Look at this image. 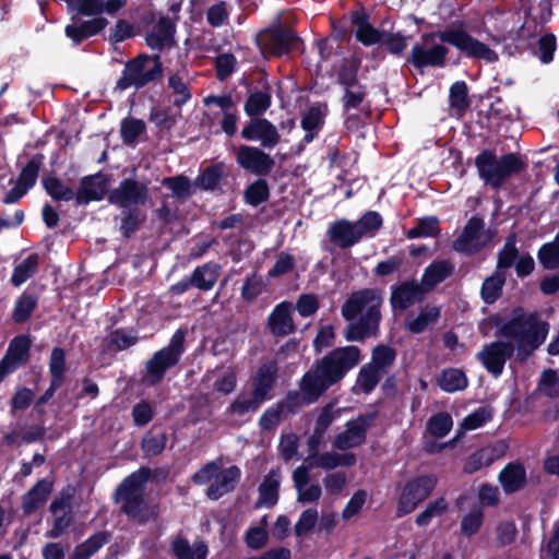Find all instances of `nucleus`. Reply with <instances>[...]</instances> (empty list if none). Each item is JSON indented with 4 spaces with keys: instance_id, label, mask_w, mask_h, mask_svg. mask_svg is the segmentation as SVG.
I'll return each instance as SVG.
<instances>
[{
    "instance_id": "obj_35",
    "label": "nucleus",
    "mask_w": 559,
    "mask_h": 559,
    "mask_svg": "<svg viewBox=\"0 0 559 559\" xmlns=\"http://www.w3.org/2000/svg\"><path fill=\"white\" fill-rule=\"evenodd\" d=\"M383 374L369 362L361 366L357 373L354 393L370 394L380 383Z\"/></svg>"
},
{
    "instance_id": "obj_48",
    "label": "nucleus",
    "mask_w": 559,
    "mask_h": 559,
    "mask_svg": "<svg viewBox=\"0 0 559 559\" xmlns=\"http://www.w3.org/2000/svg\"><path fill=\"white\" fill-rule=\"evenodd\" d=\"M43 186L46 193L50 195L55 201H75V191L66 186L58 177L48 176L43 178Z\"/></svg>"
},
{
    "instance_id": "obj_5",
    "label": "nucleus",
    "mask_w": 559,
    "mask_h": 559,
    "mask_svg": "<svg viewBox=\"0 0 559 559\" xmlns=\"http://www.w3.org/2000/svg\"><path fill=\"white\" fill-rule=\"evenodd\" d=\"M151 475V468L142 466L127 476L115 491V502L120 504V511L140 525L155 519L154 512L144 499L145 484Z\"/></svg>"
},
{
    "instance_id": "obj_18",
    "label": "nucleus",
    "mask_w": 559,
    "mask_h": 559,
    "mask_svg": "<svg viewBox=\"0 0 559 559\" xmlns=\"http://www.w3.org/2000/svg\"><path fill=\"white\" fill-rule=\"evenodd\" d=\"M425 289L415 280L391 286L390 304L393 310H406L416 301L423 299Z\"/></svg>"
},
{
    "instance_id": "obj_57",
    "label": "nucleus",
    "mask_w": 559,
    "mask_h": 559,
    "mask_svg": "<svg viewBox=\"0 0 559 559\" xmlns=\"http://www.w3.org/2000/svg\"><path fill=\"white\" fill-rule=\"evenodd\" d=\"M367 95V86L361 83L355 85V87H345L341 98L343 110L349 111L352 109H358Z\"/></svg>"
},
{
    "instance_id": "obj_46",
    "label": "nucleus",
    "mask_w": 559,
    "mask_h": 559,
    "mask_svg": "<svg viewBox=\"0 0 559 559\" xmlns=\"http://www.w3.org/2000/svg\"><path fill=\"white\" fill-rule=\"evenodd\" d=\"M409 36L404 35L401 31L388 32L383 31L380 45L384 50L393 57H403L407 46Z\"/></svg>"
},
{
    "instance_id": "obj_17",
    "label": "nucleus",
    "mask_w": 559,
    "mask_h": 559,
    "mask_svg": "<svg viewBox=\"0 0 559 559\" xmlns=\"http://www.w3.org/2000/svg\"><path fill=\"white\" fill-rule=\"evenodd\" d=\"M350 23L356 26L355 38L366 47L379 44L384 29H379L370 23L369 13L364 7L349 12Z\"/></svg>"
},
{
    "instance_id": "obj_36",
    "label": "nucleus",
    "mask_w": 559,
    "mask_h": 559,
    "mask_svg": "<svg viewBox=\"0 0 559 559\" xmlns=\"http://www.w3.org/2000/svg\"><path fill=\"white\" fill-rule=\"evenodd\" d=\"M38 305L36 295L24 292L15 300L14 308L11 313V319L16 324L27 322Z\"/></svg>"
},
{
    "instance_id": "obj_31",
    "label": "nucleus",
    "mask_w": 559,
    "mask_h": 559,
    "mask_svg": "<svg viewBox=\"0 0 559 559\" xmlns=\"http://www.w3.org/2000/svg\"><path fill=\"white\" fill-rule=\"evenodd\" d=\"M454 267L448 260H440L430 263L424 271L421 286L425 292L432 289L452 275Z\"/></svg>"
},
{
    "instance_id": "obj_25",
    "label": "nucleus",
    "mask_w": 559,
    "mask_h": 559,
    "mask_svg": "<svg viewBox=\"0 0 559 559\" xmlns=\"http://www.w3.org/2000/svg\"><path fill=\"white\" fill-rule=\"evenodd\" d=\"M498 480L506 495L518 492L527 483L526 469L520 462H510L499 473Z\"/></svg>"
},
{
    "instance_id": "obj_52",
    "label": "nucleus",
    "mask_w": 559,
    "mask_h": 559,
    "mask_svg": "<svg viewBox=\"0 0 559 559\" xmlns=\"http://www.w3.org/2000/svg\"><path fill=\"white\" fill-rule=\"evenodd\" d=\"M439 318V307L426 306L414 320L407 322V329L415 334L423 333L430 324L436 323Z\"/></svg>"
},
{
    "instance_id": "obj_16",
    "label": "nucleus",
    "mask_w": 559,
    "mask_h": 559,
    "mask_svg": "<svg viewBox=\"0 0 559 559\" xmlns=\"http://www.w3.org/2000/svg\"><path fill=\"white\" fill-rule=\"evenodd\" d=\"M139 340V331L135 328L114 329L102 340V354L112 356L133 347L138 344Z\"/></svg>"
},
{
    "instance_id": "obj_62",
    "label": "nucleus",
    "mask_w": 559,
    "mask_h": 559,
    "mask_svg": "<svg viewBox=\"0 0 559 559\" xmlns=\"http://www.w3.org/2000/svg\"><path fill=\"white\" fill-rule=\"evenodd\" d=\"M263 403L255 396H237L227 407L226 412L231 415L243 416L248 413H255Z\"/></svg>"
},
{
    "instance_id": "obj_38",
    "label": "nucleus",
    "mask_w": 559,
    "mask_h": 559,
    "mask_svg": "<svg viewBox=\"0 0 559 559\" xmlns=\"http://www.w3.org/2000/svg\"><path fill=\"white\" fill-rule=\"evenodd\" d=\"M225 174V164L222 162L205 167L195 178L197 187L204 191H214L222 182Z\"/></svg>"
},
{
    "instance_id": "obj_37",
    "label": "nucleus",
    "mask_w": 559,
    "mask_h": 559,
    "mask_svg": "<svg viewBox=\"0 0 559 559\" xmlns=\"http://www.w3.org/2000/svg\"><path fill=\"white\" fill-rule=\"evenodd\" d=\"M361 61L358 58L345 57L342 59L341 66L336 72V83L343 88L355 87L360 84L358 72Z\"/></svg>"
},
{
    "instance_id": "obj_4",
    "label": "nucleus",
    "mask_w": 559,
    "mask_h": 559,
    "mask_svg": "<svg viewBox=\"0 0 559 559\" xmlns=\"http://www.w3.org/2000/svg\"><path fill=\"white\" fill-rule=\"evenodd\" d=\"M383 292L361 288L353 292L341 307L342 317L348 321L344 337L348 342H364L379 334L382 320Z\"/></svg>"
},
{
    "instance_id": "obj_9",
    "label": "nucleus",
    "mask_w": 559,
    "mask_h": 559,
    "mask_svg": "<svg viewBox=\"0 0 559 559\" xmlns=\"http://www.w3.org/2000/svg\"><path fill=\"white\" fill-rule=\"evenodd\" d=\"M301 44L302 39L282 24L264 28L255 36V45L263 56L283 57L298 50Z\"/></svg>"
},
{
    "instance_id": "obj_50",
    "label": "nucleus",
    "mask_w": 559,
    "mask_h": 559,
    "mask_svg": "<svg viewBox=\"0 0 559 559\" xmlns=\"http://www.w3.org/2000/svg\"><path fill=\"white\" fill-rule=\"evenodd\" d=\"M270 198V187L265 179L258 178L250 183L243 193L245 202L251 206H259Z\"/></svg>"
},
{
    "instance_id": "obj_1",
    "label": "nucleus",
    "mask_w": 559,
    "mask_h": 559,
    "mask_svg": "<svg viewBox=\"0 0 559 559\" xmlns=\"http://www.w3.org/2000/svg\"><path fill=\"white\" fill-rule=\"evenodd\" d=\"M486 328H497L496 336L515 342L495 341L486 344L476 357L484 368L495 378L502 374L507 360L512 358L514 350L525 359L546 341L549 324L540 320L537 312L526 313L522 307L512 310L511 318L495 313L486 318L479 326L486 335Z\"/></svg>"
},
{
    "instance_id": "obj_19",
    "label": "nucleus",
    "mask_w": 559,
    "mask_h": 559,
    "mask_svg": "<svg viewBox=\"0 0 559 559\" xmlns=\"http://www.w3.org/2000/svg\"><path fill=\"white\" fill-rule=\"evenodd\" d=\"M240 477L241 471L237 465L223 469L219 467L214 481L206 489V497L213 501L221 499L223 496L235 490Z\"/></svg>"
},
{
    "instance_id": "obj_20",
    "label": "nucleus",
    "mask_w": 559,
    "mask_h": 559,
    "mask_svg": "<svg viewBox=\"0 0 559 559\" xmlns=\"http://www.w3.org/2000/svg\"><path fill=\"white\" fill-rule=\"evenodd\" d=\"M267 326L276 337H284L296 331L289 301H282L274 307L267 317Z\"/></svg>"
},
{
    "instance_id": "obj_13",
    "label": "nucleus",
    "mask_w": 559,
    "mask_h": 559,
    "mask_svg": "<svg viewBox=\"0 0 559 559\" xmlns=\"http://www.w3.org/2000/svg\"><path fill=\"white\" fill-rule=\"evenodd\" d=\"M240 135L246 141H259L264 148H273L281 141L277 128L269 119L262 117L250 118Z\"/></svg>"
},
{
    "instance_id": "obj_8",
    "label": "nucleus",
    "mask_w": 559,
    "mask_h": 559,
    "mask_svg": "<svg viewBox=\"0 0 559 559\" xmlns=\"http://www.w3.org/2000/svg\"><path fill=\"white\" fill-rule=\"evenodd\" d=\"M187 332L178 329L171 335L167 346L155 352L145 364L143 380L146 384L154 386L159 384L170 368L175 367L185 353V341Z\"/></svg>"
},
{
    "instance_id": "obj_2",
    "label": "nucleus",
    "mask_w": 559,
    "mask_h": 559,
    "mask_svg": "<svg viewBox=\"0 0 559 559\" xmlns=\"http://www.w3.org/2000/svg\"><path fill=\"white\" fill-rule=\"evenodd\" d=\"M454 47L462 57L495 63L499 60L497 51L474 37L462 24L449 25L443 29L420 35L405 58V62L423 73L427 68H444L449 48Z\"/></svg>"
},
{
    "instance_id": "obj_23",
    "label": "nucleus",
    "mask_w": 559,
    "mask_h": 559,
    "mask_svg": "<svg viewBox=\"0 0 559 559\" xmlns=\"http://www.w3.org/2000/svg\"><path fill=\"white\" fill-rule=\"evenodd\" d=\"M326 235L330 241L340 249H349L360 240L352 221L340 218L330 224Z\"/></svg>"
},
{
    "instance_id": "obj_42",
    "label": "nucleus",
    "mask_w": 559,
    "mask_h": 559,
    "mask_svg": "<svg viewBox=\"0 0 559 559\" xmlns=\"http://www.w3.org/2000/svg\"><path fill=\"white\" fill-rule=\"evenodd\" d=\"M146 215L139 207L123 209L119 230L123 238H130L145 223Z\"/></svg>"
},
{
    "instance_id": "obj_33",
    "label": "nucleus",
    "mask_w": 559,
    "mask_h": 559,
    "mask_svg": "<svg viewBox=\"0 0 559 559\" xmlns=\"http://www.w3.org/2000/svg\"><path fill=\"white\" fill-rule=\"evenodd\" d=\"M355 231L361 240L362 238H372L383 226V217L377 211L365 212L357 221L353 222Z\"/></svg>"
},
{
    "instance_id": "obj_11",
    "label": "nucleus",
    "mask_w": 559,
    "mask_h": 559,
    "mask_svg": "<svg viewBox=\"0 0 559 559\" xmlns=\"http://www.w3.org/2000/svg\"><path fill=\"white\" fill-rule=\"evenodd\" d=\"M236 162L246 171L260 177L267 176L275 166V160L270 154L251 145L239 146Z\"/></svg>"
},
{
    "instance_id": "obj_51",
    "label": "nucleus",
    "mask_w": 559,
    "mask_h": 559,
    "mask_svg": "<svg viewBox=\"0 0 559 559\" xmlns=\"http://www.w3.org/2000/svg\"><path fill=\"white\" fill-rule=\"evenodd\" d=\"M43 154H35L22 168L16 182L24 187L27 191L35 186L39 169L43 166Z\"/></svg>"
},
{
    "instance_id": "obj_49",
    "label": "nucleus",
    "mask_w": 559,
    "mask_h": 559,
    "mask_svg": "<svg viewBox=\"0 0 559 559\" xmlns=\"http://www.w3.org/2000/svg\"><path fill=\"white\" fill-rule=\"evenodd\" d=\"M396 359V352L393 347L379 344L373 347L371 352V361L369 362L377 370H379L383 376L391 368Z\"/></svg>"
},
{
    "instance_id": "obj_3",
    "label": "nucleus",
    "mask_w": 559,
    "mask_h": 559,
    "mask_svg": "<svg viewBox=\"0 0 559 559\" xmlns=\"http://www.w3.org/2000/svg\"><path fill=\"white\" fill-rule=\"evenodd\" d=\"M361 359V350L355 345L335 347L317 359L299 380V390L289 391L277 402L285 413L317 403L333 385L338 384Z\"/></svg>"
},
{
    "instance_id": "obj_53",
    "label": "nucleus",
    "mask_w": 559,
    "mask_h": 559,
    "mask_svg": "<svg viewBox=\"0 0 559 559\" xmlns=\"http://www.w3.org/2000/svg\"><path fill=\"white\" fill-rule=\"evenodd\" d=\"M145 131L146 124L142 119L124 118L121 121L120 135L126 145H133Z\"/></svg>"
},
{
    "instance_id": "obj_12",
    "label": "nucleus",
    "mask_w": 559,
    "mask_h": 559,
    "mask_svg": "<svg viewBox=\"0 0 559 559\" xmlns=\"http://www.w3.org/2000/svg\"><path fill=\"white\" fill-rule=\"evenodd\" d=\"M148 188L144 182L132 178L123 179L119 187L111 191L109 201L121 209L138 207L147 201Z\"/></svg>"
},
{
    "instance_id": "obj_45",
    "label": "nucleus",
    "mask_w": 559,
    "mask_h": 559,
    "mask_svg": "<svg viewBox=\"0 0 559 559\" xmlns=\"http://www.w3.org/2000/svg\"><path fill=\"white\" fill-rule=\"evenodd\" d=\"M31 347L32 340L28 335H17L11 340L5 356L21 367L28 361Z\"/></svg>"
},
{
    "instance_id": "obj_15",
    "label": "nucleus",
    "mask_w": 559,
    "mask_h": 559,
    "mask_svg": "<svg viewBox=\"0 0 559 559\" xmlns=\"http://www.w3.org/2000/svg\"><path fill=\"white\" fill-rule=\"evenodd\" d=\"M177 25L168 15L160 16L151 32L145 35V44L152 50L163 51L176 46Z\"/></svg>"
},
{
    "instance_id": "obj_28",
    "label": "nucleus",
    "mask_w": 559,
    "mask_h": 559,
    "mask_svg": "<svg viewBox=\"0 0 559 559\" xmlns=\"http://www.w3.org/2000/svg\"><path fill=\"white\" fill-rule=\"evenodd\" d=\"M112 538V534L109 531H99L91 535L87 539L78 544L70 559H91L96 552H98L105 545H107Z\"/></svg>"
},
{
    "instance_id": "obj_26",
    "label": "nucleus",
    "mask_w": 559,
    "mask_h": 559,
    "mask_svg": "<svg viewBox=\"0 0 559 559\" xmlns=\"http://www.w3.org/2000/svg\"><path fill=\"white\" fill-rule=\"evenodd\" d=\"M170 552L176 559H206L209 547L202 539L191 545L182 534H178L170 543Z\"/></svg>"
},
{
    "instance_id": "obj_24",
    "label": "nucleus",
    "mask_w": 559,
    "mask_h": 559,
    "mask_svg": "<svg viewBox=\"0 0 559 559\" xmlns=\"http://www.w3.org/2000/svg\"><path fill=\"white\" fill-rule=\"evenodd\" d=\"M108 25V20L104 16H95L92 20L83 21L80 24H69L64 28L66 36L74 45H80L90 37L102 33Z\"/></svg>"
},
{
    "instance_id": "obj_34",
    "label": "nucleus",
    "mask_w": 559,
    "mask_h": 559,
    "mask_svg": "<svg viewBox=\"0 0 559 559\" xmlns=\"http://www.w3.org/2000/svg\"><path fill=\"white\" fill-rule=\"evenodd\" d=\"M506 281L504 272L497 269L490 276L484 280L480 297L486 305H492L501 297Z\"/></svg>"
},
{
    "instance_id": "obj_27",
    "label": "nucleus",
    "mask_w": 559,
    "mask_h": 559,
    "mask_svg": "<svg viewBox=\"0 0 559 559\" xmlns=\"http://www.w3.org/2000/svg\"><path fill=\"white\" fill-rule=\"evenodd\" d=\"M275 380L276 368L272 365H262L253 377L251 395L255 396L262 403L270 400V391L274 386Z\"/></svg>"
},
{
    "instance_id": "obj_32",
    "label": "nucleus",
    "mask_w": 559,
    "mask_h": 559,
    "mask_svg": "<svg viewBox=\"0 0 559 559\" xmlns=\"http://www.w3.org/2000/svg\"><path fill=\"white\" fill-rule=\"evenodd\" d=\"M437 385L447 393L463 391L468 386V378L462 369L445 368L436 378Z\"/></svg>"
},
{
    "instance_id": "obj_6",
    "label": "nucleus",
    "mask_w": 559,
    "mask_h": 559,
    "mask_svg": "<svg viewBox=\"0 0 559 559\" xmlns=\"http://www.w3.org/2000/svg\"><path fill=\"white\" fill-rule=\"evenodd\" d=\"M475 166L485 185L499 190L510 177L524 171L527 165L516 153H506L498 157L495 151L483 150L475 157Z\"/></svg>"
},
{
    "instance_id": "obj_55",
    "label": "nucleus",
    "mask_w": 559,
    "mask_h": 559,
    "mask_svg": "<svg viewBox=\"0 0 559 559\" xmlns=\"http://www.w3.org/2000/svg\"><path fill=\"white\" fill-rule=\"evenodd\" d=\"M453 419L447 412L432 415L427 421V430L435 438H444L452 429Z\"/></svg>"
},
{
    "instance_id": "obj_30",
    "label": "nucleus",
    "mask_w": 559,
    "mask_h": 559,
    "mask_svg": "<svg viewBox=\"0 0 559 559\" xmlns=\"http://www.w3.org/2000/svg\"><path fill=\"white\" fill-rule=\"evenodd\" d=\"M280 490V473L278 471L271 469L264 477L259 486V498L255 502V508L266 507L272 508L278 501Z\"/></svg>"
},
{
    "instance_id": "obj_61",
    "label": "nucleus",
    "mask_w": 559,
    "mask_h": 559,
    "mask_svg": "<svg viewBox=\"0 0 559 559\" xmlns=\"http://www.w3.org/2000/svg\"><path fill=\"white\" fill-rule=\"evenodd\" d=\"M168 87L171 88L176 96L173 103L175 107H182L192 97L188 84L183 82L182 78L178 73H174L168 78Z\"/></svg>"
},
{
    "instance_id": "obj_7",
    "label": "nucleus",
    "mask_w": 559,
    "mask_h": 559,
    "mask_svg": "<svg viewBox=\"0 0 559 559\" xmlns=\"http://www.w3.org/2000/svg\"><path fill=\"white\" fill-rule=\"evenodd\" d=\"M164 66L159 53H139L126 61L121 76L117 80L115 90L126 91L134 87L140 91L151 84L163 81Z\"/></svg>"
},
{
    "instance_id": "obj_60",
    "label": "nucleus",
    "mask_w": 559,
    "mask_h": 559,
    "mask_svg": "<svg viewBox=\"0 0 559 559\" xmlns=\"http://www.w3.org/2000/svg\"><path fill=\"white\" fill-rule=\"evenodd\" d=\"M66 371V352L63 348L56 346L51 349L49 359L50 380L63 383Z\"/></svg>"
},
{
    "instance_id": "obj_22",
    "label": "nucleus",
    "mask_w": 559,
    "mask_h": 559,
    "mask_svg": "<svg viewBox=\"0 0 559 559\" xmlns=\"http://www.w3.org/2000/svg\"><path fill=\"white\" fill-rule=\"evenodd\" d=\"M107 192L106 182L100 175H90L81 179L75 191V204L86 205L93 201H100Z\"/></svg>"
},
{
    "instance_id": "obj_14",
    "label": "nucleus",
    "mask_w": 559,
    "mask_h": 559,
    "mask_svg": "<svg viewBox=\"0 0 559 559\" xmlns=\"http://www.w3.org/2000/svg\"><path fill=\"white\" fill-rule=\"evenodd\" d=\"M484 228V218L478 215L472 216L463 227L462 233L453 241V249L466 255L478 253L485 247V242L479 241Z\"/></svg>"
},
{
    "instance_id": "obj_39",
    "label": "nucleus",
    "mask_w": 559,
    "mask_h": 559,
    "mask_svg": "<svg viewBox=\"0 0 559 559\" xmlns=\"http://www.w3.org/2000/svg\"><path fill=\"white\" fill-rule=\"evenodd\" d=\"M272 105V95L266 91L250 93L245 102L243 110L249 118L261 117Z\"/></svg>"
},
{
    "instance_id": "obj_21",
    "label": "nucleus",
    "mask_w": 559,
    "mask_h": 559,
    "mask_svg": "<svg viewBox=\"0 0 559 559\" xmlns=\"http://www.w3.org/2000/svg\"><path fill=\"white\" fill-rule=\"evenodd\" d=\"M53 490V481L43 478L27 490L22 497V511L24 515H32L38 509L43 508L48 497Z\"/></svg>"
},
{
    "instance_id": "obj_41",
    "label": "nucleus",
    "mask_w": 559,
    "mask_h": 559,
    "mask_svg": "<svg viewBox=\"0 0 559 559\" xmlns=\"http://www.w3.org/2000/svg\"><path fill=\"white\" fill-rule=\"evenodd\" d=\"M377 417L376 412L359 414L357 418L348 420L346 423V431L354 438L357 447L365 443L367 438V432L373 420Z\"/></svg>"
},
{
    "instance_id": "obj_64",
    "label": "nucleus",
    "mask_w": 559,
    "mask_h": 559,
    "mask_svg": "<svg viewBox=\"0 0 559 559\" xmlns=\"http://www.w3.org/2000/svg\"><path fill=\"white\" fill-rule=\"evenodd\" d=\"M163 185L170 189L178 199H187L192 194L191 182L187 176L166 177L163 179Z\"/></svg>"
},
{
    "instance_id": "obj_54",
    "label": "nucleus",
    "mask_w": 559,
    "mask_h": 559,
    "mask_svg": "<svg viewBox=\"0 0 559 559\" xmlns=\"http://www.w3.org/2000/svg\"><path fill=\"white\" fill-rule=\"evenodd\" d=\"M449 105L460 112L466 111L469 107L468 86L465 81H456L450 86Z\"/></svg>"
},
{
    "instance_id": "obj_47",
    "label": "nucleus",
    "mask_w": 559,
    "mask_h": 559,
    "mask_svg": "<svg viewBox=\"0 0 559 559\" xmlns=\"http://www.w3.org/2000/svg\"><path fill=\"white\" fill-rule=\"evenodd\" d=\"M439 218L437 216H424L417 218L416 226L406 231L408 239L436 237L440 234Z\"/></svg>"
},
{
    "instance_id": "obj_43",
    "label": "nucleus",
    "mask_w": 559,
    "mask_h": 559,
    "mask_svg": "<svg viewBox=\"0 0 559 559\" xmlns=\"http://www.w3.org/2000/svg\"><path fill=\"white\" fill-rule=\"evenodd\" d=\"M39 257L37 253H32L27 255L21 263L14 266L11 284L14 287H19L24 284L28 278H31L38 269Z\"/></svg>"
},
{
    "instance_id": "obj_29",
    "label": "nucleus",
    "mask_w": 559,
    "mask_h": 559,
    "mask_svg": "<svg viewBox=\"0 0 559 559\" xmlns=\"http://www.w3.org/2000/svg\"><path fill=\"white\" fill-rule=\"evenodd\" d=\"M219 270L221 266L216 262L198 265L190 275V284H193V287L202 292H209L218 280Z\"/></svg>"
},
{
    "instance_id": "obj_10",
    "label": "nucleus",
    "mask_w": 559,
    "mask_h": 559,
    "mask_svg": "<svg viewBox=\"0 0 559 559\" xmlns=\"http://www.w3.org/2000/svg\"><path fill=\"white\" fill-rule=\"evenodd\" d=\"M437 484L438 479L433 474L417 475L408 479L397 500V516H404L415 511L432 493Z\"/></svg>"
},
{
    "instance_id": "obj_58",
    "label": "nucleus",
    "mask_w": 559,
    "mask_h": 559,
    "mask_svg": "<svg viewBox=\"0 0 559 559\" xmlns=\"http://www.w3.org/2000/svg\"><path fill=\"white\" fill-rule=\"evenodd\" d=\"M493 462V454L490 449L483 448L472 453L464 463L463 472L466 474H474L485 466L491 465Z\"/></svg>"
},
{
    "instance_id": "obj_44",
    "label": "nucleus",
    "mask_w": 559,
    "mask_h": 559,
    "mask_svg": "<svg viewBox=\"0 0 559 559\" xmlns=\"http://www.w3.org/2000/svg\"><path fill=\"white\" fill-rule=\"evenodd\" d=\"M485 520V513L480 506H474L471 510L463 515L460 523V533L462 536L471 538L476 535Z\"/></svg>"
},
{
    "instance_id": "obj_40",
    "label": "nucleus",
    "mask_w": 559,
    "mask_h": 559,
    "mask_svg": "<svg viewBox=\"0 0 559 559\" xmlns=\"http://www.w3.org/2000/svg\"><path fill=\"white\" fill-rule=\"evenodd\" d=\"M518 237L515 233L507 236L504 245L498 251L496 269L503 272L516 263L520 258V251L516 247Z\"/></svg>"
},
{
    "instance_id": "obj_59",
    "label": "nucleus",
    "mask_w": 559,
    "mask_h": 559,
    "mask_svg": "<svg viewBox=\"0 0 559 559\" xmlns=\"http://www.w3.org/2000/svg\"><path fill=\"white\" fill-rule=\"evenodd\" d=\"M405 262L404 254H393L385 260H382L376 264L372 269V274L376 277L385 280L391 277L393 274L400 271Z\"/></svg>"
},
{
    "instance_id": "obj_63",
    "label": "nucleus",
    "mask_w": 559,
    "mask_h": 559,
    "mask_svg": "<svg viewBox=\"0 0 559 559\" xmlns=\"http://www.w3.org/2000/svg\"><path fill=\"white\" fill-rule=\"evenodd\" d=\"M537 259L544 270H556L559 267V249L554 241L540 246L537 251Z\"/></svg>"
},
{
    "instance_id": "obj_56",
    "label": "nucleus",
    "mask_w": 559,
    "mask_h": 559,
    "mask_svg": "<svg viewBox=\"0 0 559 559\" xmlns=\"http://www.w3.org/2000/svg\"><path fill=\"white\" fill-rule=\"evenodd\" d=\"M168 436L166 432H159L157 435L148 431L144 435L141 441V448L145 456H157L166 448Z\"/></svg>"
}]
</instances>
